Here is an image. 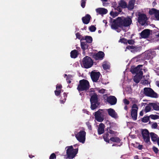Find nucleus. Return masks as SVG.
I'll return each instance as SVG.
<instances>
[{
	"instance_id": "nucleus-8",
	"label": "nucleus",
	"mask_w": 159,
	"mask_h": 159,
	"mask_svg": "<svg viewBox=\"0 0 159 159\" xmlns=\"http://www.w3.org/2000/svg\"><path fill=\"white\" fill-rule=\"evenodd\" d=\"M86 133L84 131H80L76 134L75 136L77 139L80 142L84 143L85 140Z\"/></svg>"
},
{
	"instance_id": "nucleus-14",
	"label": "nucleus",
	"mask_w": 159,
	"mask_h": 159,
	"mask_svg": "<svg viewBox=\"0 0 159 159\" xmlns=\"http://www.w3.org/2000/svg\"><path fill=\"white\" fill-rule=\"evenodd\" d=\"M149 13L151 15L154 14L156 19L157 20H159V11L152 8L151 10L149 11Z\"/></svg>"
},
{
	"instance_id": "nucleus-35",
	"label": "nucleus",
	"mask_w": 159,
	"mask_h": 159,
	"mask_svg": "<svg viewBox=\"0 0 159 159\" xmlns=\"http://www.w3.org/2000/svg\"><path fill=\"white\" fill-rule=\"evenodd\" d=\"M119 14V13L116 12H114L112 11H111L110 13V15L111 16H112L113 18H114L117 16Z\"/></svg>"
},
{
	"instance_id": "nucleus-36",
	"label": "nucleus",
	"mask_w": 159,
	"mask_h": 159,
	"mask_svg": "<svg viewBox=\"0 0 159 159\" xmlns=\"http://www.w3.org/2000/svg\"><path fill=\"white\" fill-rule=\"evenodd\" d=\"M102 66L104 70H108L110 69V66L107 63H104L102 65Z\"/></svg>"
},
{
	"instance_id": "nucleus-26",
	"label": "nucleus",
	"mask_w": 159,
	"mask_h": 159,
	"mask_svg": "<svg viewBox=\"0 0 159 159\" xmlns=\"http://www.w3.org/2000/svg\"><path fill=\"white\" fill-rule=\"evenodd\" d=\"M70 54V57L71 58H75L78 56V51L76 50H74L71 52Z\"/></svg>"
},
{
	"instance_id": "nucleus-27",
	"label": "nucleus",
	"mask_w": 159,
	"mask_h": 159,
	"mask_svg": "<svg viewBox=\"0 0 159 159\" xmlns=\"http://www.w3.org/2000/svg\"><path fill=\"white\" fill-rule=\"evenodd\" d=\"M141 48L142 47L140 46H134L133 49L131 50V52L133 53H135L139 52L141 50Z\"/></svg>"
},
{
	"instance_id": "nucleus-44",
	"label": "nucleus",
	"mask_w": 159,
	"mask_h": 159,
	"mask_svg": "<svg viewBox=\"0 0 159 159\" xmlns=\"http://www.w3.org/2000/svg\"><path fill=\"white\" fill-rule=\"evenodd\" d=\"M56 156L54 153H52L49 157V159H56Z\"/></svg>"
},
{
	"instance_id": "nucleus-34",
	"label": "nucleus",
	"mask_w": 159,
	"mask_h": 159,
	"mask_svg": "<svg viewBox=\"0 0 159 159\" xmlns=\"http://www.w3.org/2000/svg\"><path fill=\"white\" fill-rule=\"evenodd\" d=\"M149 116H145L142 119L141 121L143 123H147L149 120Z\"/></svg>"
},
{
	"instance_id": "nucleus-48",
	"label": "nucleus",
	"mask_w": 159,
	"mask_h": 159,
	"mask_svg": "<svg viewBox=\"0 0 159 159\" xmlns=\"http://www.w3.org/2000/svg\"><path fill=\"white\" fill-rule=\"evenodd\" d=\"M62 88V86L61 84H57L56 85V90H61V89Z\"/></svg>"
},
{
	"instance_id": "nucleus-19",
	"label": "nucleus",
	"mask_w": 159,
	"mask_h": 159,
	"mask_svg": "<svg viewBox=\"0 0 159 159\" xmlns=\"http://www.w3.org/2000/svg\"><path fill=\"white\" fill-rule=\"evenodd\" d=\"M80 40V45L81 48L84 51L88 49L89 46L88 43Z\"/></svg>"
},
{
	"instance_id": "nucleus-2",
	"label": "nucleus",
	"mask_w": 159,
	"mask_h": 159,
	"mask_svg": "<svg viewBox=\"0 0 159 159\" xmlns=\"http://www.w3.org/2000/svg\"><path fill=\"white\" fill-rule=\"evenodd\" d=\"M90 87L89 83L88 80H81L79 81V84L77 87V89L80 92L84 91H87Z\"/></svg>"
},
{
	"instance_id": "nucleus-22",
	"label": "nucleus",
	"mask_w": 159,
	"mask_h": 159,
	"mask_svg": "<svg viewBox=\"0 0 159 159\" xmlns=\"http://www.w3.org/2000/svg\"><path fill=\"white\" fill-rule=\"evenodd\" d=\"M119 7L122 9H125L127 7V3L124 0H120L118 2Z\"/></svg>"
},
{
	"instance_id": "nucleus-51",
	"label": "nucleus",
	"mask_w": 159,
	"mask_h": 159,
	"mask_svg": "<svg viewBox=\"0 0 159 159\" xmlns=\"http://www.w3.org/2000/svg\"><path fill=\"white\" fill-rule=\"evenodd\" d=\"M72 78V76L71 75H68L66 78V81H68V80H71Z\"/></svg>"
},
{
	"instance_id": "nucleus-12",
	"label": "nucleus",
	"mask_w": 159,
	"mask_h": 159,
	"mask_svg": "<svg viewBox=\"0 0 159 159\" xmlns=\"http://www.w3.org/2000/svg\"><path fill=\"white\" fill-rule=\"evenodd\" d=\"M105 55L104 53L102 51H99L96 53H93L92 55V58L95 60H102Z\"/></svg>"
},
{
	"instance_id": "nucleus-25",
	"label": "nucleus",
	"mask_w": 159,
	"mask_h": 159,
	"mask_svg": "<svg viewBox=\"0 0 159 159\" xmlns=\"http://www.w3.org/2000/svg\"><path fill=\"white\" fill-rule=\"evenodd\" d=\"M81 40H85L84 42H87L88 43H91L93 41V39L90 36H86L84 37H82Z\"/></svg>"
},
{
	"instance_id": "nucleus-3",
	"label": "nucleus",
	"mask_w": 159,
	"mask_h": 159,
	"mask_svg": "<svg viewBox=\"0 0 159 159\" xmlns=\"http://www.w3.org/2000/svg\"><path fill=\"white\" fill-rule=\"evenodd\" d=\"M90 102L91 104L90 108L92 110L97 108L99 105V103L98 102V96L96 93H93L91 96Z\"/></svg>"
},
{
	"instance_id": "nucleus-52",
	"label": "nucleus",
	"mask_w": 159,
	"mask_h": 159,
	"mask_svg": "<svg viewBox=\"0 0 159 159\" xmlns=\"http://www.w3.org/2000/svg\"><path fill=\"white\" fill-rule=\"evenodd\" d=\"M142 68H140V69L138 73L139 74V76H140L141 77L142 76L143 74V72L142 71Z\"/></svg>"
},
{
	"instance_id": "nucleus-61",
	"label": "nucleus",
	"mask_w": 159,
	"mask_h": 159,
	"mask_svg": "<svg viewBox=\"0 0 159 159\" xmlns=\"http://www.w3.org/2000/svg\"><path fill=\"white\" fill-rule=\"evenodd\" d=\"M134 159H139V156L138 155H136L134 157Z\"/></svg>"
},
{
	"instance_id": "nucleus-50",
	"label": "nucleus",
	"mask_w": 159,
	"mask_h": 159,
	"mask_svg": "<svg viewBox=\"0 0 159 159\" xmlns=\"http://www.w3.org/2000/svg\"><path fill=\"white\" fill-rule=\"evenodd\" d=\"M133 48H134V46L133 45L130 46L128 45L126 47V49H128L129 50H133Z\"/></svg>"
},
{
	"instance_id": "nucleus-40",
	"label": "nucleus",
	"mask_w": 159,
	"mask_h": 159,
	"mask_svg": "<svg viewBox=\"0 0 159 159\" xmlns=\"http://www.w3.org/2000/svg\"><path fill=\"white\" fill-rule=\"evenodd\" d=\"M109 132H109L110 134H113L114 135H116V134L117 133V132L114 131L112 129H111L110 126L109 127Z\"/></svg>"
},
{
	"instance_id": "nucleus-42",
	"label": "nucleus",
	"mask_w": 159,
	"mask_h": 159,
	"mask_svg": "<svg viewBox=\"0 0 159 159\" xmlns=\"http://www.w3.org/2000/svg\"><path fill=\"white\" fill-rule=\"evenodd\" d=\"M86 0H81V6L83 8H84L85 6Z\"/></svg>"
},
{
	"instance_id": "nucleus-23",
	"label": "nucleus",
	"mask_w": 159,
	"mask_h": 159,
	"mask_svg": "<svg viewBox=\"0 0 159 159\" xmlns=\"http://www.w3.org/2000/svg\"><path fill=\"white\" fill-rule=\"evenodd\" d=\"M135 1L134 0H131L129 2L128 5L127 4V8L129 11H131L134 8Z\"/></svg>"
},
{
	"instance_id": "nucleus-9",
	"label": "nucleus",
	"mask_w": 159,
	"mask_h": 159,
	"mask_svg": "<svg viewBox=\"0 0 159 159\" xmlns=\"http://www.w3.org/2000/svg\"><path fill=\"white\" fill-rule=\"evenodd\" d=\"M132 108L131 111V116L133 120H135L137 119V112L139 108L136 104H134L132 106Z\"/></svg>"
},
{
	"instance_id": "nucleus-55",
	"label": "nucleus",
	"mask_w": 159,
	"mask_h": 159,
	"mask_svg": "<svg viewBox=\"0 0 159 159\" xmlns=\"http://www.w3.org/2000/svg\"><path fill=\"white\" fill-rule=\"evenodd\" d=\"M105 92V89H101L99 91V92L100 93H103Z\"/></svg>"
},
{
	"instance_id": "nucleus-53",
	"label": "nucleus",
	"mask_w": 159,
	"mask_h": 159,
	"mask_svg": "<svg viewBox=\"0 0 159 159\" xmlns=\"http://www.w3.org/2000/svg\"><path fill=\"white\" fill-rule=\"evenodd\" d=\"M124 102L125 105H128L129 103V101L126 99L124 100Z\"/></svg>"
},
{
	"instance_id": "nucleus-37",
	"label": "nucleus",
	"mask_w": 159,
	"mask_h": 159,
	"mask_svg": "<svg viewBox=\"0 0 159 159\" xmlns=\"http://www.w3.org/2000/svg\"><path fill=\"white\" fill-rule=\"evenodd\" d=\"M149 117L152 119L156 120L159 118V116L157 115L152 114L149 116Z\"/></svg>"
},
{
	"instance_id": "nucleus-28",
	"label": "nucleus",
	"mask_w": 159,
	"mask_h": 159,
	"mask_svg": "<svg viewBox=\"0 0 159 159\" xmlns=\"http://www.w3.org/2000/svg\"><path fill=\"white\" fill-rule=\"evenodd\" d=\"M113 142L119 143L121 140L120 139L117 137H111L110 139V141Z\"/></svg>"
},
{
	"instance_id": "nucleus-43",
	"label": "nucleus",
	"mask_w": 159,
	"mask_h": 159,
	"mask_svg": "<svg viewBox=\"0 0 159 159\" xmlns=\"http://www.w3.org/2000/svg\"><path fill=\"white\" fill-rule=\"evenodd\" d=\"M151 107L149 106H147L145 107L144 111L146 112V113L148 112L149 111L151 110Z\"/></svg>"
},
{
	"instance_id": "nucleus-6",
	"label": "nucleus",
	"mask_w": 159,
	"mask_h": 159,
	"mask_svg": "<svg viewBox=\"0 0 159 159\" xmlns=\"http://www.w3.org/2000/svg\"><path fill=\"white\" fill-rule=\"evenodd\" d=\"M83 64L84 68H89L91 67L93 65V61L91 57L86 56L83 59Z\"/></svg>"
},
{
	"instance_id": "nucleus-38",
	"label": "nucleus",
	"mask_w": 159,
	"mask_h": 159,
	"mask_svg": "<svg viewBox=\"0 0 159 159\" xmlns=\"http://www.w3.org/2000/svg\"><path fill=\"white\" fill-rule=\"evenodd\" d=\"M63 91V90H56L54 91L55 95L57 96H59L60 95L61 92H62Z\"/></svg>"
},
{
	"instance_id": "nucleus-57",
	"label": "nucleus",
	"mask_w": 159,
	"mask_h": 159,
	"mask_svg": "<svg viewBox=\"0 0 159 159\" xmlns=\"http://www.w3.org/2000/svg\"><path fill=\"white\" fill-rule=\"evenodd\" d=\"M141 82L142 84H146L148 83V81L146 80H142Z\"/></svg>"
},
{
	"instance_id": "nucleus-32",
	"label": "nucleus",
	"mask_w": 159,
	"mask_h": 159,
	"mask_svg": "<svg viewBox=\"0 0 159 159\" xmlns=\"http://www.w3.org/2000/svg\"><path fill=\"white\" fill-rule=\"evenodd\" d=\"M67 94L66 93H64L63 94V97H61V99L62 100H60V102L61 103H63L66 99V98L67 97Z\"/></svg>"
},
{
	"instance_id": "nucleus-33",
	"label": "nucleus",
	"mask_w": 159,
	"mask_h": 159,
	"mask_svg": "<svg viewBox=\"0 0 159 159\" xmlns=\"http://www.w3.org/2000/svg\"><path fill=\"white\" fill-rule=\"evenodd\" d=\"M141 79V77L139 76V75H137L134 77V80L136 83H139Z\"/></svg>"
},
{
	"instance_id": "nucleus-31",
	"label": "nucleus",
	"mask_w": 159,
	"mask_h": 159,
	"mask_svg": "<svg viewBox=\"0 0 159 159\" xmlns=\"http://www.w3.org/2000/svg\"><path fill=\"white\" fill-rule=\"evenodd\" d=\"M109 134L108 132H107L103 134V138L105 141L108 143H110V139L109 138Z\"/></svg>"
},
{
	"instance_id": "nucleus-59",
	"label": "nucleus",
	"mask_w": 159,
	"mask_h": 159,
	"mask_svg": "<svg viewBox=\"0 0 159 159\" xmlns=\"http://www.w3.org/2000/svg\"><path fill=\"white\" fill-rule=\"evenodd\" d=\"M143 110H142L139 113V115L140 116H143Z\"/></svg>"
},
{
	"instance_id": "nucleus-56",
	"label": "nucleus",
	"mask_w": 159,
	"mask_h": 159,
	"mask_svg": "<svg viewBox=\"0 0 159 159\" xmlns=\"http://www.w3.org/2000/svg\"><path fill=\"white\" fill-rule=\"evenodd\" d=\"M143 145H139L137 148L139 150H141L143 148Z\"/></svg>"
},
{
	"instance_id": "nucleus-46",
	"label": "nucleus",
	"mask_w": 159,
	"mask_h": 159,
	"mask_svg": "<svg viewBox=\"0 0 159 159\" xmlns=\"http://www.w3.org/2000/svg\"><path fill=\"white\" fill-rule=\"evenodd\" d=\"M127 43L130 45H133L135 43V41L134 40L132 39L129 40L127 41Z\"/></svg>"
},
{
	"instance_id": "nucleus-15",
	"label": "nucleus",
	"mask_w": 159,
	"mask_h": 159,
	"mask_svg": "<svg viewBox=\"0 0 159 159\" xmlns=\"http://www.w3.org/2000/svg\"><path fill=\"white\" fill-rule=\"evenodd\" d=\"M107 102L111 105H114L117 102V99L115 97L113 96H110L108 97L107 99Z\"/></svg>"
},
{
	"instance_id": "nucleus-21",
	"label": "nucleus",
	"mask_w": 159,
	"mask_h": 159,
	"mask_svg": "<svg viewBox=\"0 0 159 159\" xmlns=\"http://www.w3.org/2000/svg\"><path fill=\"white\" fill-rule=\"evenodd\" d=\"M143 65H139L137 67L132 68L130 71L133 74H138L139 70L140 69L141 67H142Z\"/></svg>"
},
{
	"instance_id": "nucleus-24",
	"label": "nucleus",
	"mask_w": 159,
	"mask_h": 159,
	"mask_svg": "<svg viewBox=\"0 0 159 159\" xmlns=\"http://www.w3.org/2000/svg\"><path fill=\"white\" fill-rule=\"evenodd\" d=\"M108 115L113 118H116V117L117 114L115 110L112 108H109L107 110Z\"/></svg>"
},
{
	"instance_id": "nucleus-7",
	"label": "nucleus",
	"mask_w": 159,
	"mask_h": 159,
	"mask_svg": "<svg viewBox=\"0 0 159 159\" xmlns=\"http://www.w3.org/2000/svg\"><path fill=\"white\" fill-rule=\"evenodd\" d=\"M141 134L144 141L147 144L150 143V140L149 133L147 129H142L141 130Z\"/></svg>"
},
{
	"instance_id": "nucleus-49",
	"label": "nucleus",
	"mask_w": 159,
	"mask_h": 159,
	"mask_svg": "<svg viewBox=\"0 0 159 159\" xmlns=\"http://www.w3.org/2000/svg\"><path fill=\"white\" fill-rule=\"evenodd\" d=\"M86 125H87L88 129L89 130H91L92 129L91 125H90V123L89 122H87L86 123Z\"/></svg>"
},
{
	"instance_id": "nucleus-11",
	"label": "nucleus",
	"mask_w": 159,
	"mask_h": 159,
	"mask_svg": "<svg viewBox=\"0 0 159 159\" xmlns=\"http://www.w3.org/2000/svg\"><path fill=\"white\" fill-rule=\"evenodd\" d=\"M101 109L95 112L94 116L95 119L98 122H102L104 120L103 113Z\"/></svg>"
},
{
	"instance_id": "nucleus-10",
	"label": "nucleus",
	"mask_w": 159,
	"mask_h": 159,
	"mask_svg": "<svg viewBox=\"0 0 159 159\" xmlns=\"http://www.w3.org/2000/svg\"><path fill=\"white\" fill-rule=\"evenodd\" d=\"M138 21L142 25H144L146 23L147 18L146 15L139 13L138 15Z\"/></svg>"
},
{
	"instance_id": "nucleus-20",
	"label": "nucleus",
	"mask_w": 159,
	"mask_h": 159,
	"mask_svg": "<svg viewBox=\"0 0 159 159\" xmlns=\"http://www.w3.org/2000/svg\"><path fill=\"white\" fill-rule=\"evenodd\" d=\"M97 13L99 14L104 15L107 13L108 11L107 9L102 8H98L96 10Z\"/></svg>"
},
{
	"instance_id": "nucleus-41",
	"label": "nucleus",
	"mask_w": 159,
	"mask_h": 159,
	"mask_svg": "<svg viewBox=\"0 0 159 159\" xmlns=\"http://www.w3.org/2000/svg\"><path fill=\"white\" fill-rule=\"evenodd\" d=\"M126 39L125 38H123L121 39H120V40L119 41V42H120L121 43H124V44H127V41Z\"/></svg>"
},
{
	"instance_id": "nucleus-30",
	"label": "nucleus",
	"mask_w": 159,
	"mask_h": 159,
	"mask_svg": "<svg viewBox=\"0 0 159 159\" xmlns=\"http://www.w3.org/2000/svg\"><path fill=\"white\" fill-rule=\"evenodd\" d=\"M152 140L153 142H156L157 140V135L154 133L151 132L150 133Z\"/></svg>"
},
{
	"instance_id": "nucleus-60",
	"label": "nucleus",
	"mask_w": 159,
	"mask_h": 159,
	"mask_svg": "<svg viewBox=\"0 0 159 159\" xmlns=\"http://www.w3.org/2000/svg\"><path fill=\"white\" fill-rule=\"evenodd\" d=\"M156 84L159 88V81H157L156 82Z\"/></svg>"
},
{
	"instance_id": "nucleus-29",
	"label": "nucleus",
	"mask_w": 159,
	"mask_h": 159,
	"mask_svg": "<svg viewBox=\"0 0 159 159\" xmlns=\"http://www.w3.org/2000/svg\"><path fill=\"white\" fill-rule=\"evenodd\" d=\"M149 105L152 106L153 109L156 111L159 110V106L155 103H150Z\"/></svg>"
},
{
	"instance_id": "nucleus-58",
	"label": "nucleus",
	"mask_w": 159,
	"mask_h": 159,
	"mask_svg": "<svg viewBox=\"0 0 159 159\" xmlns=\"http://www.w3.org/2000/svg\"><path fill=\"white\" fill-rule=\"evenodd\" d=\"M121 8L120 7H119V5H118L117 7V9H118V11L119 12H121L122 11L121 8Z\"/></svg>"
},
{
	"instance_id": "nucleus-39",
	"label": "nucleus",
	"mask_w": 159,
	"mask_h": 159,
	"mask_svg": "<svg viewBox=\"0 0 159 159\" xmlns=\"http://www.w3.org/2000/svg\"><path fill=\"white\" fill-rule=\"evenodd\" d=\"M89 30L92 32H94L96 29V27L93 25H92L91 26H90L89 28Z\"/></svg>"
},
{
	"instance_id": "nucleus-18",
	"label": "nucleus",
	"mask_w": 159,
	"mask_h": 159,
	"mask_svg": "<svg viewBox=\"0 0 159 159\" xmlns=\"http://www.w3.org/2000/svg\"><path fill=\"white\" fill-rule=\"evenodd\" d=\"M105 125L102 123H100L99 125L98 129V134L100 135L104 132Z\"/></svg>"
},
{
	"instance_id": "nucleus-5",
	"label": "nucleus",
	"mask_w": 159,
	"mask_h": 159,
	"mask_svg": "<svg viewBox=\"0 0 159 159\" xmlns=\"http://www.w3.org/2000/svg\"><path fill=\"white\" fill-rule=\"evenodd\" d=\"M143 93L146 96L152 98H158L157 94L150 88H145L143 89Z\"/></svg>"
},
{
	"instance_id": "nucleus-54",
	"label": "nucleus",
	"mask_w": 159,
	"mask_h": 159,
	"mask_svg": "<svg viewBox=\"0 0 159 159\" xmlns=\"http://www.w3.org/2000/svg\"><path fill=\"white\" fill-rule=\"evenodd\" d=\"M76 38H78L79 39H80L81 35L78 32L77 33H76Z\"/></svg>"
},
{
	"instance_id": "nucleus-17",
	"label": "nucleus",
	"mask_w": 159,
	"mask_h": 159,
	"mask_svg": "<svg viewBox=\"0 0 159 159\" xmlns=\"http://www.w3.org/2000/svg\"><path fill=\"white\" fill-rule=\"evenodd\" d=\"M91 17L90 15L87 14L85 16L83 17L82 18V20L83 23L85 24H88L90 20Z\"/></svg>"
},
{
	"instance_id": "nucleus-16",
	"label": "nucleus",
	"mask_w": 159,
	"mask_h": 159,
	"mask_svg": "<svg viewBox=\"0 0 159 159\" xmlns=\"http://www.w3.org/2000/svg\"><path fill=\"white\" fill-rule=\"evenodd\" d=\"M150 34V30L145 29L143 30L140 34V35L143 38H148Z\"/></svg>"
},
{
	"instance_id": "nucleus-45",
	"label": "nucleus",
	"mask_w": 159,
	"mask_h": 159,
	"mask_svg": "<svg viewBox=\"0 0 159 159\" xmlns=\"http://www.w3.org/2000/svg\"><path fill=\"white\" fill-rule=\"evenodd\" d=\"M154 152L157 154L159 152V150L155 146H153L152 148Z\"/></svg>"
},
{
	"instance_id": "nucleus-13",
	"label": "nucleus",
	"mask_w": 159,
	"mask_h": 159,
	"mask_svg": "<svg viewBox=\"0 0 159 159\" xmlns=\"http://www.w3.org/2000/svg\"><path fill=\"white\" fill-rule=\"evenodd\" d=\"M100 75V73L99 72L92 71L91 73L90 76L92 81L93 82H97L99 78Z\"/></svg>"
},
{
	"instance_id": "nucleus-62",
	"label": "nucleus",
	"mask_w": 159,
	"mask_h": 159,
	"mask_svg": "<svg viewBox=\"0 0 159 159\" xmlns=\"http://www.w3.org/2000/svg\"><path fill=\"white\" fill-rule=\"evenodd\" d=\"M124 109L126 110V111H127L128 109V107H127V106H125V107H124Z\"/></svg>"
},
{
	"instance_id": "nucleus-63",
	"label": "nucleus",
	"mask_w": 159,
	"mask_h": 159,
	"mask_svg": "<svg viewBox=\"0 0 159 159\" xmlns=\"http://www.w3.org/2000/svg\"><path fill=\"white\" fill-rule=\"evenodd\" d=\"M29 157L31 158H32L33 157H34V156L32 155H29Z\"/></svg>"
},
{
	"instance_id": "nucleus-64",
	"label": "nucleus",
	"mask_w": 159,
	"mask_h": 159,
	"mask_svg": "<svg viewBox=\"0 0 159 159\" xmlns=\"http://www.w3.org/2000/svg\"><path fill=\"white\" fill-rule=\"evenodd\" d=\"M117 146V147H118L119 146V145L116 144H113L112 145V146Z\"/></svg>"
},
{
	"instance_id": "nucleus-4",
	"label": "nucleus",
	"mask_w": 159,
	"mask_h": 159,
	"mask_svg": "<svg viewBox=\"0 0 159 159\" xmlns=\"http://www.w3.org/2000/svg\"><path fill=\"white\" fill-rule=\"evenodd\" d=\"M66 148H68L66 152L67 158L69 159H73L78 153V148L73 149L72 146Z\"/></svg>"
},
{
	"instance_id": "nucleus-47",
	"label": "nucleus",
	"mask_w": 159,
	"mask_h": 159,
	"mask_svg": "<svg viewBox=\"0 0 159 159\" xmlns=\"http://www.w3.org/2000/svg\"><path fill=\"white\" fill-rule=\"evenodd\" d=\"M157 126V123L156 122H154L152 124L151 127L152 129H156Z\"/></svg>"
},
{
	"instance_id": "nucleus-1",
	"label": "nucleus",
	"mask_w": 159,
	"mask_h": 159,
	"mask_svg": "<svg viewBox=\"0 0 159 159\" xmlns=\"http://www.w3.org/2000/svg\"><path fill=\"white\" fill-rule=\"evenodd\" d=\"M132 23V19L129 16L119 17L116 19L113 20L111 27L112 29L116 30L119 28H123L124 27H129Z\"/></svg>"
}]
</instances>
